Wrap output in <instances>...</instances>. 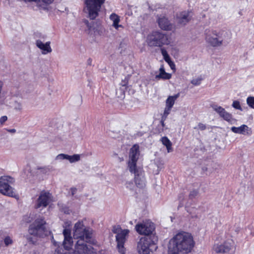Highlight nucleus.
<instances>
[{
  "label": "nucleus",
  "mask_w": 254,
  "mask_h": 254,
  "mask_svg": "<svg viewBox=\"0 0 254 254\" xmlns=\"http://www.w3.org/2000/svg\"><path fill=\"white\" fill-rule=\"evenodd\" d=\"M194 246L193 238L190 234L182 232L177 234L169 242V254H188Z\"/></svg>",
  "instance_id": "f257e3e1"
},
{
  "label": "nucleus",
  "mask_w": 254,
  "mask_h": 254,
  "mask_svg": "<svg viewBox=\"0 0 254 254\" xmlns=\"http://www.w3.org/2000/svg\"><path fill=\"white\" fill-rule=\"evenodd\" d=\"M92 236V230L86 227L82 221H78L74 226L73 237L76 240L77 249L83 246H88L87 243L90 242Z\"/></svg>",
  "instance_id": "f03ea898"
},
{
  "label": "nucleus",
  "mask_w": 254,
  "mask_h": 254,
  "mask_svg": "<svg viewBox=\"0 0 254 254\" xmlns=\"http://www.w3.org/2000/svg\"><path fill=\"white\" fill-rule=\"evenodd\" d=\"M206 40L213 47H219L224 43H228L231 34L226 30H212L206 34Z\"/></svg>",
  "instance_id": "7ed1b4c3"
},
{
  "label": "nucleus",
  "mask_w": 254,
  "mask_h": 254,
  "mask_svg": "<svg viewBox=\"0 0 254 254\" xmlns=\"http://www.w3.org/2000/svg\"><path fill=\"white\" fill-rule=\"evenodd\" d=\"M46 222L44 218L40 216L31 224L28 228V233L34 236L44 237L48 235L49 231L46 228Z\"/></svg>",
  "instance_id": "20e7f679"
},
{
  "label": "nucleus",
  "mask_w": 254,
  "mask_h": 254,
  "mask_svg": "<svg viewBox=\"0 0 254 254\" xmlns=\"http://www.w3.org/2000/svg\"><path fill=\"white\" fill-rule=\"evenodd\" d=\"M105 0H85V6L84 8L85 13L90 19H95L100 11L101 6L104 3Z\"/></svg>",
  "instance_id": "39448f33"
},
{
  "label": "nucleus",
  "mask_w": 254,
  "mask_h": 254,
  "mask_svg": "<svg viewBox=\"0 0 254 254\" xmlns=\"http://www.w3.org/2000/svg\"><path fill=\"white\" fill-rule=\"evenodd\" d=\"M146 42L150 47H161L169 44L170 40L167 35L159 31H153L147 36Z\"/></svg>",
  "instance_id": "423d86ee"
},
{
  "label": "nucleus",
  "mask_w": 254,
  "mask_h": 254,
  "mask_svg": "<svg viewBox=\"0 0 254 254\" xmlns=\"http://www.w3.org/2000/svg\"><path fill=\"white\" fill-rule=\"evenodd\" d=\"M155 240L151 236L141 237L137 245V250L140 254H149L153 249H156Z\"/></svg>",
  "instance_id": "0eeeda50"
},
{
  "label": "nucleus",
  "mask_w": 254,
  "mask_h": 254,
  "mask_svg": "<svg viewBox=\"0 0 254 254\" xmlns=\"http://www.w3.org/2000/svg\"><path fill=\"white\" fill-rule=\"evenodd\" d=\"M13 180L8 176H3L0 178V192L4 195L14 197L15 193L13 188L9 184L12 183Z\"/></svg>",
  "instance_id": "6e6552de"
},
{
  "label": "nucleus",
  "mask_w": 254,
  "mask_h": 254,
  "mask_svg": "<svg viewBox=\"0 0 254 254\" xmlns=\"http://www.w3.org/2000/svg\"><path fill=\"white\" fill-rule=\"evenodd\" d=\"M139 156V146L137 144L134 145L130 149L129 152V160L127 163V167L129 171H133L136 168V162Z\"/></svg>",
  "instance_id": "1a4fd4ad"
},
{
  "label": "nucleus",
  "mask_w": 254,
  "mask_h": 254,
  "mask_svg": "<svg viewBox=\"0 0 254 254\" xmlns=\"http://www.w3.org/2000/svg\"><path fill=\"white\" fill-rule=\"evenodd\" d=\"M52 200V194L46 191H42L35 204L36 208H45L47 207Z\"/></svg>",
  "instance_id": "9d476101"
},
{
  "label": "nucleus",
  "mask_w": 254,
  "mask_h": 254,
  "mask_svg": "<svg viewBox=\"0 0 254 254\" xmlns=\"http://www.w3.org/2000/svg\"><path fill=\"white\" fill-rule=\"evenodd\" d=\"M136 231L141 235L149 236L155 229V226L153 223L147 222L138 224L135 226Z\"/></svg>",
  "instance_id": "9b49d317"
},
{
  "label": "nucleus",
  "mask_w": 254,
  "mask_h": 254,
  "mask_svg": "<svg viewBox=\"0 0 254 254\" xmlns=\"http://www.w3.org/2000/svg\"><path fill=\"white\" fill-rule=\"evenodd\" d=\"M134 175V182L136 186L141 189L144 188L146 186V181L144 174L142 168L138 167L133 171H129Z\"/></svg>",
  "instance_id": "f8f14e48"
},
{
  "label": "nucleus",
  "mask_w": 254,
  "mask_h": 254,
  "mask_svg": "<svg viewBox=\"0 0 254 254\" xmlns=\"http://www.w3.org/2000/svg\"><path fill=\"white\" fill-rule=\"evenodd\" d=\"M129 230L124 229L121 233L116 236V239L117 242V248L121 254H125L124 244L127 240L128 236Z\"/></svg>",
  "instance_id": "ddd939ff"
},
{
  "label": "nucleus",
  "mask_w": 254,
  "mask_h": 254,
  "mask_svg": "<svg viewBox=\"0 0 254 254\" xmlns=\"http://www.w3.org/2000/svg\"><path fill=\"white\" fill-rule=\"evenodd\" d=\"M192 14L191 11L185 10L176 14V20L178 24L184 26L191 19Z\"/></svg>",
  "instance_id": "4468645a"
},
{
  "label": "nucleus",
  "mask_w": 254,
  "mask_h": 254,
  "mask_svg": "<svg viewBox=\"0 0 254 254\" xmlns=\"http://www.w3.org/2000/svg\"><path fill=\"white\" fill-rule=\"evenodd\" d=\"M63 233L64 236L63 245L65 250H69L73 245V239L71 236V231L68 229H64Z\"/></svg>",
  "instance_id": "2eb2a0df"
},
{
  "label": "nucleus",
  "mask_w": 254,
  "mask_h": 254,
  "mask_svg": "<svg viewBox=\"0 0 254 254\" xmlns=\"http://www.w3.org/2000/svg\"><path fill=\"white\" fill-rule=\"evenodd\" d=\"M157 22L160 28L164 30H171L173 29V25L168 19L164 16L161 15L158 17Z\"/></svg>",
  "instance_id": "dca6fc26"
},
{
  "label": "nucleus",
  "mask_w": 254,
  "mask_h": 254,
  "mask_svg": "<svg viewBox=\"0 0 254 254\" xmlns=\"http://www.w3.org/2000/svg\"><path fill=\"white\" fill-rule=\"evenodd\" d=\"M231 248L232 245L231 243L229 242H225L223 244L214 245L213 250L218 254H223L229 252Z\"/></svg>",
  "instance_id": "f3484780"
},
{
  "label": "nucleus",
  "mask_w": 254,
  "mask_h": 254,
  "mask_svg": "<svg viewBox=\"0 0 254 254\" xmlns=\"http://www.w3.org/2000/svg\"><path fill=\"white\" fill-rule=\"evenodd\" d=\"M50 44V42H47L44 44L40 40H37L36 41L37 47L42 51V53L44 55L52 52V50Z\"/></svg>",
  "instance_id": "a211bd4d"
},
{
  "label": "nucleus",
  "mask_w": 254,
  "mask_h": 254,
  "mask_svg": "<svg viewBox=\"0 0 254 254\" xmlns=\"http://www.w3.org/2000/svg\"><path fill=\"white\" fill-rule=\"evenodd\" d=\"M79 249H77L76 244L75 245V250L72 252H70L68 254H92V251L91 250V246L80 247Z\"/></svg>",
  "instance_id": "6ab92c4d"
},
{
  "label": "nucleus",
  "mask_w": 254,
  "mask_h": 254,
  "mask_svg": "<svg viewBox=\"0 0 254 254\" xmlns=\"http://www.w3.org/2000/svg\"><path fill=\"white\" fill-rule=\"evenodd\" d=\"M57 160H64L66 159L69 160L70 163H73L75 162L78 161L80 160V155L78 154H74L72 156H70L64 154H59L56 157Z\"/></svg>",
  "instance_id": "aec40b11"
},
{
  "label": "nucleus",
  "mask_w": 254,
  "mask_h": 254,
  "mask_svg": "<svg viewBox=\"0 0 254 254\" xmlns=\"http://www.w3.org/2000/svg\"><path fill=\"white\" fill-rule=\"evenodd\" d=\"M160 73L159 74L156 75L155 78L157 79H169L171 78V75L165 72L164 68L162 65L159 69Z\"/></svg>",
  "instance_id": "412c9836"
},
{
  "label": "nucleus",
  "mask_w": 254,
  "mask_h": 254,
  "mask_svg": "<svg viewBox=\"0 0 254 254\" xmlns=\"http://www.w3.org/2000/svg\"><path fill=\"white\" fill-rule=\"evenodd\" d=\"M249 127L245 125H243L239 127H233L231 130L235 133L245 134V132L248 130Z\"/></svg>",
  "instance_id": "4be33fe9"
},
{
  "label": "nucleus",
  "mask_w": 254,
  "mask_h": 254,
  "mask_svg": "<svg viewBox=\"0 0 254 254\" xmlns=\"http://www.w3.org/2000/svg\"><path fill=\"white\" fill-rule=\"evenodd\" d=\"M179 97V94L169 96L166 101V107L172 109L175 101Z\"/></svg>",
  "instance_id": "5701e85b"
},
{
  "label": "nucleus",
  "mask_w": 254,
  "mask_h": 254,
  "mask_svg": "<svg viewBox=\"0 0 254 254\" xmlns=\"http://www.w3.org/2000/svg\"><path fill=\"white\" fill-rule=\"evenodd\" d=\"M110 19L113 21V26L116 29L119 27H121L122 25H119V23L120 21V17L115 13H112L110 16Z\"/></svg>",
  "instance_id": "b1692460"
},
{
  "label": "nucleus",
  "mask_w": 254,
  "mask_h": 254,
  "mask_svg": "<svg viewBox=\"0 0 254 254\" xmlns=\"http://www.w3.org/2000/svg\"><path fill=\"white\" fill-rule=\"evenodd\" d=\"M161 140L162 144L166 147L168 152H172L173 150L172 144L170 140L166 136L162 137Z\"/></svg>",
  "instance_id": "393cba45"
},
{
  "label": "nucleus",
  "mask_w": 254,
  "mask_h": 254,
  "mask_svg": "<svg viewBox=\"0 0 254 254\" xmlns=\"http://www.w3.org/2000/svg\"><path fill=\"white\" fill-rule=\"evenodd\" d=\"M220 117L231 124H234L236 121L235 119L233 118L232 115L231 114L228 113L226 111L224 112V113H223Z\"/></svg>",
  "instance_id": "a878e982"
},
{
  "label": "nucleus",
  "mask_w": 254,
  "mask_h": 254,
  "mask_svg": "<svg viewBox=\"0 0 254 254\" xmlns=\"http://www.w3.org/2000/svg\"><path fill=\"white\" fill-rule=\"evenodd\" d=\"M25 238L27 241L32 244H36L37 243L38 241V238H39V237H36L34 236L33 235H31L29 234L28 235H26L25 236Z\"/></svg>",
  "instance_id": "bb28decb"
},
{
  "label": "nucleus",
  "mask_w": 254,
  "mask_h": 254,
  "mask_svg": "<svg viewBox=\"0 0 254 254\" xmlns=\"http://www.w3.org/2000/svg\"><path fill=\"white\" fill-rule=\"evenodd\" d=\"M212 108L220 116L222 115L224 112L225 111V109L217 105L213 104L211 105Z\"/></svg>",
  "instance_id": "cd10ccee"
},
{
  "label": "nucleus",
  "mask_w": 254,
  "mask_h": 254,
  "mask_svg": "<svg viewBox=\"0 0 254 254\" xmlns=\"http://www.w3.org/2000/svg\"><path fill=\"white\" fill-rule=\"evenodd\" d=\"M38 170L40 171V172L43 174H47L52 170V167L51 166H44L38 167Z\"/></svg>",
  "instance_id": "c85d7f7f"
},
{
  "label": "nucleus",
  "mask_w": 254,
  "mask_h": 254,
  "mask_svg": "<svg viewBox=\"0 0 254 254\" xmlns=\"http://www.w3.org/2000/svg\"><path fill=\"white\" fill-rule=\"evenodd\" d=\"M161 54L164 57L165 61L169 63L171 62L170 58L167 53V52L164 49H161Z\"/></svg>",
  "instance_id": "c756f323"
},
{
  "label": "nucleus",
  "mask_w": 254,
  "mask_h": 254,
  "mask_svg": "<svg viewBox=\"0 0 254 254\" xmlns=\"http://www.w3.org/2000/svg\"><path fill=\"white\" fill-rule=\"evenodd\" d=\"M247 104L250 107L254 109V97H248L247 99Z\"/></svg>",
  "instance_id": "7c9ffc66"
},
{
  "label": "nucleus",
  "mask_w": 254,
  "mask_h": 254,
  "mask_svg": "<svg viewBox=\"0 0 254 254\" xmlns=\"http://www.w3.org/2000/svg\"><path fill=\"white\" fill-rule=\"evenodd\" d=\"M3 242L5 246L6 247L11 245L13 243V241L12 239L9 236L5 237L3 240Z\"/></svg>",
  "instance_id": "2f4dec72"
},
{
  "label": "nucleus",
  "mask_w": 254,
  "mask_h": 254,
  "mask_svg": "<svg viewBox=\"0 0 254 254\" xmlns=\"http://www.w3.org/2000/svg\"><path fill=\"white\" fill-rule=\"evenodd\" d=\"M232 106L236 109H238L241 111H242V109L240 105V102L238 101H234L233 102Z\"/></svg>",
  "instance_id": "473e14b6"
},
{
  "label": "nucleus",
  "mask_w": 254,
  "mask_h": 254,
  "mask_svg": "<svg viewBox=\"0 0 254 254\" xmlns=\"http://www.w3.org/2000/svg\"><path fill=\"white\" fill-rule=\"evenodd\" d=\"M206 128V125L200 123L198 124L197 127H194V129H198L200 130H204Z\"/></svg>",
  "instance_id": "72a5a7b5"
},
{
  "label": "nucleus",
  "mask_w": 254,
  "mask_h": 254,
  "mask_svg": "<svg viewBox=\"0 0 254 254\" xmlns=\"http://www.w3.org/2000/svg\"><path fill=\"white\" fill-rule=\"evenodd\" d=\"M124 230H122L119 226H114L113 229V232L118 235L122 232Z\"/></svg>",
  "instance_id": "f704fd0d"
},
{
  "label": "nucleus",
  "mask_w": 254,
  "mask_h": 254,
  "mask_svg": "<svg viewBox=\"0 0 254 254\" xmlns=\"http://www.w3.org/2000/svg\"><path fill=\"white\" fill-rule=\"evenodd\" d=\"M201 78H198L193 79L191 81V83L194 85H198L200 84Z\"/></svg>",
  "instance_id": "c9c22d12"
},
{
  "label": "nucleus",
  "mask_w": 254,
  "mask_h": 254,
  "mask_svg": "<svg viewBox=\"0 0 254 254\" xmlns=\"http://www.w3.org/2000/svg\"><path fill=\"white\" fill-rule=\"evenodd\" d=\"M198 194V191L197 190H193L190 192V197L191 198L195 197Z\"/></svg>",
  "instance_id": "e433bc0d"
},
{
  "label": "nucleus",
  "mask_w": 254,
  "mask_h": 254,
  "mask_svg": "<svg viewBox=\"0 0 254 254\" xmlns=\"http://www.w3.org/2000/svg\"><path fill=\"white\" fill-rule=\"evenodd\" d=\"M14 108L16 110L20 111L22 109V106L20 103H17L16 104Z\"/></svg>",
  "instance_id": "4c0bfd02"
},
{
  "label": "nucleus",
  "mask_w": 254,
  "mask_h": 254,
  "mask_svg": "<svg viewBox=\"0 0 254 254\" xmlns=\"http://www.w3.org/2000/svg\"><path fill=\"white\" fill-rule=\"evenodd\" d=\"M7 120V117L6 116H3L0 118V124L1 125H3L5 122Z\"/></svg>",
  "instance_id": "58836bf2"
},
{
  "label": "nucleus",
  "mask_w": 254,
  "mask_h": 254,
  "mask_svg": "<svg viewBox=\"0 0 254 254\" xmlns=\"http://www.w3.org/2000/svg\"><path fill=\"white\" fill-rule=\"evenodd\" d=\"M171 109H172L166 107L163 114L168 116V115L170 113Z\"/></svg>",
  "instance_id": "ea45409f"
},
{
  "label": "nucleus",
  "mask_w": 254,
  "mask_h": 254,
  "mask_svg": "<svg viewBox=\"0 0 254 254\" xmlns=\"http://www.w3.org/2000/svg\"><path fill=\"white\" fill-rule=\"evenodd\" d=\"M55 254H65V253L64 252V250L58 248L55 251Z\"/></svg>",
  "instance_id": "a19ab883"
},
{
  "label": "nucleus",
  "mask_w": 254,
  "mask_h": 254,
  "mask_svg": "<svg viewBox=\"0 0 254 254\" xmlns=\"http://www.w3.org/2000/svg\"><path fill=\"white\" fill-rule=\"evenodd\" d=\"M84 23H85V24L88 27L89 30H91L92 26L89 24V22L88 21V20H84Z\"/></svg>",
  "instance_id": "79ce46f5"
},
{
  "label": "nucleus",
  "mask_w": 254,
  "mask_h": 254,
  "mask_svg": "<svg viewBox=\"0 0 254 254\" xmlns=\"http://www.w3.org/2000/svg\"><path fill=\"white\" fill-rule=\"evenodd\" d=\"M70 191L71 195H73L76 191V189L75 188H71Z\"/></svg>",
  "instance_id": "37998d69"
},
{
  "label": "nucleus",
  "mask_w": 254,
  "mask_h": 254,
  "mask_svg": "<svg viewBox=\"0 0 254 254\" xmlns=\"http://www.w3.org/2000/svg\"><path fill=\"white\" fill-rule=\"evenodd\" d=\"M167 117H168V116L162 114L161 120L165 121L166 120V119L167 118Z\"/></svg>",
  "instance_id": "c03bdc74"
},
{
  "label": "nucleus",
  "mask_w": 254,
  "mask_h": 254,
  "mask_svg": "<svg viewBox=\"0 0 254 254\" xmlns=\"http://www.w3.org/2000/svg\"><path fill=\"white\" fill-rule=\"evenodd\" d=\"M7 131L10 133H15L16 132V130L15 129H7Z\"/></svg>",
  "instance_id": "a18cd8bd"
},
{
  "label": "nucleus",
  "mask_w": 254,
  "mask_h": 254,
  "mask_svg": "<svg viewBox=\"0 0 254 254\" xmlns=\"http://www.w3.org/2000/svg\"><path fill=\"white\" fill-rule=\"evenodd\" d=\"M52 242L53 243L54 245L56 246H58L59 244H58V242H56L54 240V237L53 236H52Z\"/></svg>",
  "instance_id": "49530a36"
},
{
  "label": "nucleus",
  "mask_w": 254,
  "mask_h": 254,
  "mask_svg": "<svg viewBox=\"0 0 254 254\" xmlns=\"http://www.w3.org/2000/svg\"><path fill=\"white\" fill-rule=\"evenodd\" d=\"M164 122H165V121H162V120H161V121H160L161 124L163 127H165Z\"/></svg>",
  "instance_id": "de8ad7c7"
}]
</instances>
